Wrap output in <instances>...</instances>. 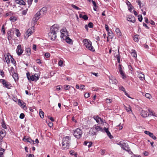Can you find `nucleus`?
I'll return each instance as SVG.
<instances>
[{
  "mask_svg": "<svg viewBox=\"0 0 157 157\" xmlns=\"http://www.w3.org/2000/svg\"><path fill=\"white\" fill-rule=\"evenodd\" d=\"M59 27L56 24L53 25L50 28V31L48 33V38L51 40H54L56 37V33L59 32Z\"/></svg>",
  "mask_w": 157,
  "mask_h": 157,
  "instance_id": "f257e3e1",
  "label": "nucleus"
},
{
  "mask_svg": "<svg viewBox=\"0 0 157 157\" xmlns=\"http://www.w3.org/2000/svg\"><path fill=\"white\" fill-rule=\"evenodd\" d=\"M61 37L63 39H65L66 42L69 44L72 43V40L67 36H68V33L66 28L62 29L61 31Z\"/></svg>",
  "mask_w": 157,
  "mask_h": 157,
  "instance_id": "f03ea898",
  "label": "nucleus"
},
{
  "mask_svg": "<svg viewBox=\"0 0 157 157\" xmlns=\"http://www.w3.org/2000/svg\"><path fill=\"white\" fill-rule=\"evenodd\" d=\"M70 140V138L68 136L65 137L63 138L62 146L63 150H66L69 148Z\"/></svg>",
  "mask_w": 157,
  "mask_h": 157,
  "instance_id": "7ed1b4c3",
  "label": "nucleus"
},
{
  "mask_svg": "<svg viewBox=\"0 0 157 157\" xmlns=\"http://www.w3.org/2000/svg\"><path fill=\"white\" fill-rule=\"evenodd\" d=\"M83 42L86 47L89 50L93 52L95 51L94 48L92 46V43L90 40L85 39L83 40Z\"/></svg>",
  "mask_w": 157,
  "mask_h": 157,
  "instance_id": "20e7f679",
  "label": "nucleus"
},
{
  "mask_svg": "<svg viewBox=\"0 0 157 157\" xmlns=\"http://www.w3.org/2000/svg\"><path fill=\"white\" fill-rule=\"evenodd\" d=\"M27 77L29 80H31L35 82L39 78V76L37 75L36 76V75H32L30 76V75L29 72H28L26 74Z\"/></svg>",
  "mask_w": 157,
  "mask_h": 157,
  "instance_id": "39448f33",
  "label": "nucleus"
},
{
  "mask_svg": "<svg viewBox=\"0 0 157 157\" xmlns=\"http://www.w3.org/2000/svg\"><path fill=\"white\" fill-rule=\"evenodd\" d=\"M82 131L79 128H77L74 131L73 135L77 139L80 138L82 135Z\"/></svg>",
  "mask_w": 157,
  "mask_h": 157,
  "instance_id": "423d86ee",
  "label": "nucleus"
},
{
  "mask_svg": "<svg viewBox=\"0 0 157 157\" xmlns=\"http://www.w3.org/2000/svg\"><path fill=\"white\" fill-rule=\"evenodd\" d=\"M34 32V28L32 27L29 28L25 33L24 36L25 37L27 38L30 36Z\"/></svg>",
  "mask_w": 157,
  "mask_h": 157,
  "instance_id": "0eeeda50",
  "label": "nucleus"
},
{
  "mask_svg": "<svg viewBox=\"0 0 157 157\" xmlns=\"http://www.w3.org/2000/svg\"><path fill=\"white\" fill-rule=\"evenodd\" d=\"M0 82H1L3 86L7 89H10L11 87L10 83L6 81L4 79H0Z\"/></svg>",
  "mask_w": 157,
  "mask_h": 157,
  "instance_id": "6e6552de",
  "label": "nucleus"
},
{
  "mask_svg": "<svg viewBox=\"0 0 157 157\" xmlns=\"http://www.w3.org/2000/svg\"><path fill=\"white\" fill-rule=\"evenodd\" d=\"M121 147L124 150L127 151L129 154L132 153L128 145L126 143H124L121 144Z\"/></svg>",
  "mask_w": 157,
  "mask_h": 157,
  "instance_id": "1a4fd4ad",
  "label": "nucleus"
},
{
  "mask_svg": "<svg viewBox=\"0 0 157 157\" xmlns=\"http://www.w3.org/2000/svg\"><path fill=\"white\" fill-rule=\"evenodd\" d=\"M94 119L98 124H103L104 123V121L100 117L97 116H95L93 117Z\"/></svg>",
  "mask_w": 157,
  "mask_h": 157,
  "instance_id": "9d476101",
  "label": "nucleus"
},
{
  "mask_svg": "<svg viewBox=\"0 0 157 157\" xmlns=\"http://www.w3.org/2000/svg\"><path fill=\"white\" fill-rule=\"evenodd\" d=\"M16 52L18 56H20L22 53L23 50L21 48V45H19L16 50Z\"/></svg>",
  "mask_w": 157,
  "mask_h": 157,
  "instance_id": "9b49d317",
  "label": "nucleus"
},
{
  "mask_svg": "<svg viewBox=\"0 0 157 157\" xmlns=\"http://www.w3.org/2000/svg\"><path fill=\"white\" fill-rule=\"evenodd\" d=\"M42 17L41 14L38 11L35 14L34 17L33 18V20L36 22L41 17Z\"/></svg>",
  "mask_w": 157,
  "mask_h": 157,
  "instance_id": "f8f14e48",
  "label": "nucleus"
},
{
  "mask_svg": "<svg viewBox=\"0 0 157 157\" xmlns=\"http://www.w3.org/2000/svg\"><path fill=\"white\" fill-rule=\"evenodd\" d=\"M47 8L46 7H43L40 10L39 12L41 14V15L43 16L44 14H45L47 12Z\"/></svg>",
  "mask_w": 157,
  "mask_h": 157,
  "instance_id": "ddd939ff",
  "label": "nucleus"
},
{
  "mask_svg": "<svg viewBox=\"0 0 157 157\" xmlns=\"http://www.w3.org/2000/svg\"><path fill=\"white\" fill-rule=\"evenodd\" d=\"M23 140L25 141H27L32 144H35V143H34V141L31 140L30 138H26V137H25L23 138Z\"/></svg>",
  "mask_w": 157,
  "mask_h": 157,
  "instance_id": "4468645a",
  "label": "nucleus"
},
{
  "mask_svg": "<svg viewBox=\"0 0 157 157\" xmlns=\"http://www.w3.org/2000/svg\"><path fill=\"white\" fill-rule=\"evenodd\" d=\"M127 20L128 21L134 23L135 21V17L133 16H129L127 17Z\"/></svg>",
  "mask_w": 157,
  "mask_h": 157,
  "instance_id": "2eb2a0df",
  "label": "nucleus"
},
{
  "mask_svg": "<svg viewBox=\"0 0 157 157\" xmlns=\"http://www.w3.org/2000/svg\"><path fill=\"white\" fill-rule=\"evenodd\" d=\"M140 115L143 117H146L149 115V114L147 111L142 110L140 112Z\"/></svg>",
  "mask_w": 157,
  "mask_h": 157,
  "instance_id": "dca6fc26",
  "label": "nucleus"
},
{
  "mask_svg": "<svg viewBox=\"0 0 157 157\" xmlns=\"http://www.w3.org/2000/svg\"><path fill=\"white\" fill-rule=\"evenodd\" d=\"M93 127L94 128V129L96 132L102 131V128L98 125H95Z\"/></svg>",
  "mask_w": 157,
  "mask_h": 157,
  "instance_id": "f3484780",
  "label": "nucleus"
},
{
  "mask_svg": "<svg viewBox=\"0 0 157 157\" xmlns=\"http://www.w3.org/2000/svg\"><path fill=\"white\" fill-rule=\"evenodd\" d=\"M109 82L112 83L113 84H116L117 83V81L113 77H109Z\"/></svg>",
  "mask_w": 157,
  "mask_h": 157,
  "instance_id": "a211bd4d",
  "label": "nucleus"
},
{
  "mask_svg": "<svg viewBox=\"0 0 157 157\" xmlns=\"http://www.w3.org/2000/svg\"><path fill=\"white\" fill-rule=\"evenodd\" d=\"M15 2L17 4H19L20 5H25V3L23 0H15Z\"/></svg>",
  "mask_w": 157,
  "mask_h": 157,
  "instance_id": "6ab92c4d",
  "label": "nucleus"
},
{
  "mask_svg": "<svg viewBox=\"0 0 157 157\" xmlns=\"http://www.w3.org/2000/svg\"><path fill=\"white\" fill-rule=\"evenodd\" d=\"M119 71L120 73V74L122 76V77L123 78H124L125 77V74L124 72L122 70V68L121 67V65H119Z\"/></svg>",
  "mask_w": 157,
  "mask_h": 157,
  "instance_id": "aec40b11",
  "label": "nucleus"
},
{
  "mask_svg": "<svg viewBox=\"0 0 157 157\" xmlns=\"http://www.w3.org/2000/svg\"><path fill=\"white\" fill-rule=\"evenodd\" d=\"M18 105L22 108H24L25 106V103L21 100L19 99L18 100Z\"/></svg>",
  "mask_w": 157,
  "mask_h": 157,
  "instance_id": "412c9836",
  "label": "nucleus"
},
{
  "mask_svg": "<svg viewBox=\"0 0 157 157\" xmlns=\"http://www.w3.org/2000/svg\"><path fill=\"white\" fill-rule=\"evenodd\" d=\"M89 134L92 136H94L96 135V133L94 129V128L92 127L90 129L89 131Z\"/></svg>",
  "mask_w": 157,
  "mask_h": 157,
  "instance_id": "4be33fe9",
  "label": "nucleus"
},
{
  "mask_svg": "<svg viewBox=\"0 0 157 157\" xmlns=\"http://www.w3.org/2000/svg\"><path fill=\"white\" fill-rule=\"evenodd\" d=\"M5 132V131L4 130H1L0 132V138L2 139L3 137L5 136V134L4 133Z\"/></svg>",
  "mask_w": 157,
  "mask_h": 157,
  "instance_id": "5701e85b",
  "label": "nucleus"
},
{
  "mask_svg": "<svg viewBox=\"0 0 157 157\" xmlns=\"http://www.w3.org/2000/svg\"><path fill=\"white\" fill-rule=\"evenodd\" d=\"M26 54L29 56L31 54V49L29 48H28L26 49L25 50Z\"/></svg>",
  "mask_w": 157,
  "mask_h": 157,
  "instance_id": "b1692460",
  "label": "nucleus"
},
{
  "mask_svg": "<svg viewBox=\"0 0 157 157\" xmlns=\"http://www.w3.org/2000/svg\"><path fill=\"white\" fill-rule=\"evenodd\" d=\"M132 52L131 54L132 56L136 58L137 57L136 52V51L134 50H132Z\"/></svg>",
  "mask_w": 157,
  "mask_h": 157,
  "instance_id": "393cba45",
  "label": "nucleus"
},
{
  "mask_svg": "<svg viewBox=\"0 0 157 157\" xmlns=\"http://www.w3.org/2000/svg\"><path fill=\"white\" fill-rule=\"evenodd\" d=\"M138 77L140 78V79L141 80H143L144 78V75L142 73H140L138 74Z\"/></svg>",
  "mask_w": 157,
  "mask_h": 157,
  "instance_id": "a878e982",
  "label": "nucleus"
},
{
  "mask_svg": "<svg viewBox=\"0 0 157 157\" xmlns=\"http://www.w3.org/2000/svg\"><path fill=\"white\" fill-rule=\"evenodd\" d=\"M116 32L117 35L119 36H121V33L120 31V29L118 28L116 29L115 30Z\"/></svg>",
  "mask_w": 157,
  "mask_h": 157,
  "instance_id": "bb28decb",
  "label": "nucleus"
},
{
  "mask_svg": "<svg viewBox=\"0 0 157 157\" xmlns=\"http://www.w3.org/2000/svg\"><path fill=\"white\" fill-rule=\"evenodd\" d=\"M115 58L117 59V62L119 63L120 62V57L119 52L118 54L116 55Z\"/></svg>",
  "mask_w": 157,
  "mask_h": 157,
  "instance_id": "cd10ccee",
  "label": "nucleus"
},
{
  "mask_svg": "<svg viewBox=\"0 0 157 157\" xmlns=\"http://www.w3.org/2000/svg\"><path fill=\"white\" fill-rule=\"evenodd\" d=\"M106 102L107 103H110L113 101L112 99H110L109 98H106L105 99Z\"/></svg>",
  "mask_w": 157,
  "mask_h": 157,
  "instance_id": "c85d7f7f",
  "label": "nucleus"
},
{
  "mask_svg": "<svg viewBox=\"0 0 157 157\" xmlns=\"http://www.w3.org/2000/svg\"><path fill=\"white\" fill-rule=\"evenodd\" d=\"M124 108L127 112H129L130 111H131V109L129 105H128V107L124 106Z\"/></svg>",
  "mask_w": 157,
  "mask_h": 157,
  "instance_id": "c756f323",
  "label": "nucleus"
},
{
  "mask_svg": "<svg viewBox=\"0 0 157 157\" xmlns=\"http://www.w3.org/2000/svg\"><path fill=\"white\" fill-rule=\"evenodd\" d=\"M39 114L40 116V117L43 118L44 117V113L43 111H41V109H40V112H39Z\"/></svg>",
  "mask_w": 157,
  "mask_h": 157,
  "instance_id": "7c9ffc66",
  "label": "nucleus"
},
{
  "mask_svg": "<svg viewBox=\"0 0 157 157\" xmlns=\"http://www.w3.org/2000/svg\"><path fill=\"white\" fill-rule=\"evenodd\" d=\"M10 20L12 22L15 21L16 20V18L15 17H11L10 18Z\"/></svg>",
  "mask_w": 157,
  "mask_h": 157,
  "instance_id": "2f4dec72",
  "label": "nucleus"
},
{
  "mask_svg": "<svg viewBox=\"0 0 157 157\" xmlns=\"http://www.w3.org/2000/svg\"><path fill=\"white\" fill-rule=\"evenodd\" d=\"M12 76L15 79H17L18 78L17 74L15 73L12 75Z\"/></svg>",
  "mask_w": 157,
  "mask_h": 157,
  "instance_id": "473e14b6",
  "label": "nucleus"
},
{
  "mask_svg": "<svg viewBox=\"0 0 157 157\" xmlns=\"http://www.w3.org/2000/svg\"><path fill=\"white\" fill-rule=\"evenodd\" d=\"M71 6L73 7V8H75L76 10H81V9L78 7L76 6L75 5H73V4H71Z\"/></svg>",
  "mask_w": 157,
  "mask_h": 157,
  "instance_id": "72a5a7b5",
  "label": "nucleus"
},
{
  "mask_svg": "<svg viewBox=\"0 0 157 157\" xmlns=\"http://www.w3.org/2000/svg\"><path fill=\"white\" fill-rule=\"evenodd\" d=\"M138 36L137 35H136L133 37V40L135 41L136 42L138 41Z\"/></svg>",
  "mask_w": 157,
  "mask_h": 157,
  "instance_id": "f704fd0d",
  "label": "nucleus"
},
{
  "mask_svg": "<svg viewBox=\"0 0 157 157\" xmlns=\"http://www.w3.org/2000/svg\"><path fill=\"white\" fill-rule=\"evenodd\" d=\"M4 151H5V150L2 148H1V149L0 150V157H2V156L3 153Z\"/></svg>",
  "mask_w": 157,
  "mask_h": 157,
  "instance_id": "c9c22d12",
  "label": "nucleus"
},
{
  "mask_svg": "<svg viewBox=\"0 0 157 157\" xmlns=\"http://www.w3.org/2000/svg\"><path fill=\"white\" fill-rule=\"evenodd\" d=\"M64 89L66 90H69L70 88V86L69 85H65L63 86Z\"/></svg>",
  "mask_w": 157,
  "mask_h": 157,
  "instance_id": "e433bc0d",
  "label": "nucleus"
},
{
  "mask_svg": "<svg viewBox=\"0 0 157 157\" xmlns=\"http://www.w3.org/2000/svg\"><path fill=\"white\" fill-rule=\"evenodd\" d=\"M106 133L110 139H111L113 138V136L111 134V133L109 131L106 132Z\"/></svg>",
  "mask_w": 157,
  "mask_h": 157,
  "instance_id": "4c0bfd02",
  "label": "nucleus"
},
{
  "mask_svg": "<svg viewBox=\"0 0 157 157\" xmlns=\"http://www.w3.org/2000/svg\"><path fill=\"white\" fill-rule=\"evenodd\" d=\"M128 2L130 4V6H129V8H128V10L130 12H131V10L132 9H133L134 8L131 5L130 3L129 2Z\"/></svg>",
  "mask_w": 157,
  "mask_h": 157,
  "instance_id": "58836bf2",
  "label": "nucleus"
},
{
  "mask_svg": "<svg viewBox=\"0 0 157 157\" xmlns=\"http://www.w3.org/2000/svg\"><path fill=\"white\" fill-rule=\"evenodd\" d=\"M33 0H28L27 2L29 5V7L32 4Z\"/></svg>",
  "mask_w": 157,
  "mask_h": 157,
  "instance_id": "ea45409f",
  "label": "nucleus"
},
{
  "mask_svg": "<svg viewBox=\"0 0 157 157\" xmlns=\"http://www.w3.org/2000/svg\"><path fill=\"white\" fill-rule=\"evenodd\" d=\"M149 136L150 137L152 138V139H153L154 140H156L157 138L156 137L153 135V133H152L151 135H150Z\"/></svg>",
  "mask_w": 157,
  "mask_h": 157,
  "instance_id": "a19ab883",
  "label": "nucleus"
},
{
  "mask_svg": "<svg viewBox=\"0 0 157 157\" xmlns=\"http://www.w3.org/2000/svg\"><path fill=\"white\" fill-rule=\"evenodd\" d=\"M138 19L139 21H140V22L142 21V20L143 18H142V16L141 15H139L138 16Z\"/></svg>",
  "mask_w": 157,
  "mask_h": 157,
  "instance_id": "79ce46f5",
  "label": "nucleus"
},
{
  "mask_svg": "<svg viewBox=\"0 0 157 157\" xmlns=\"http://www.w3.org/2000/svg\"><path fill=\"white\" fill-rule=\"evenodd\" d=\"M120 89L122 91H123L124 93L126 92L124 88L122 86H121L120 87Z\"/></svg>",
  "mask_w": 157,
  "mask_h": 157,
  "instance_id": "37998d69",
  "label": "nucleus"
},
{
  "mask_svg": "<svg viewBox=\"0 0 157 157\" xmlns=\"http://www.w3.org/2000/svg\"><path fill=\"white\" fill-rule=\"evenodd\" d=\"M63 63V62L62 60H59L58 63L59 66L60 67L62 66Z\"/></svg>",
  "mask_w": 157,
  "mask_h": 157,
  "instance_id": "c03bdc74",
  "label": "nucleus"
},
{
  "mask_svg": "<svg viewBox=\"0 0 157 157\" xmlns=\"http://www.w3.org/2000/svg\"><path fill=\"white\" fill-rule=\"evenodd\" d=\"M145 97L147 98H148L149 99H150V98H151V95L148 93H147L145 94Z\"/></svg>",
  "mask_w": 157,
  "mask_h": 157,
  "instance_id": "a18cd8bd",
  "label": "nucleus"
},
{
  "mask_svg": "<svg viewBox=\"0 0 157 157\" xmlns=\"http://www.w3.org/2000/svg\"><path fill=\"white\" fill-rule=\"evenodd\" d=\"M0 74L2 76V77H4L5 76V75L4 74V72L3 70H1L0 71Z\"/></svg>",
  "mask_w": 157,
  "mask_h": 157,
  "instance_id": "49530a36",
  "label": "nucleus"
},
{
  "mask_svg": "<svg viewBox=\"0 0 157 157\" xmlns=\"http://www.w3.org/2000/svg\"><path fill=\"white\" fill-rule=\"evenodd\" d=\"M144 132L146 134L148 135L149 136H150V135H151V133H152L149 131H144Z\"/></svg>",
  "mask_w": 157,
  "mask_h": 157,
  "instance_id": "de8ad7c7",
  "label": "nucleus"
},
{
  "mask_svg": "<svg viewBox=\"0 0 157 157\" xmlns=\"http://www.w3.org/2000/svg\"><path fill=\"white\" fill-rule=\"evenodd\" d=\"M16 32H17L16 35H17V36L18 37L20 36V33L19 32V30L17 29H16Z\"/></svg>",
  "mask_w": 157,
  "mask_h": 157,
  "instance_id": "09e8293b",
  "label": "nucleus"
},
{
  "mask_svg": "<svg viewBox=\"0 0 157 157\" xmlns=\"http://www.w3.org/2000/svg\"><path fill=\"white\" fill-rule=\"evenodd\" d=\"M27 10H28V9H26V10H23L22 11V14L23 15H25L27 13Z\"/></svg>",
  "mask_w": 157,
  "mask_h": 157,
  "instance_id": "8fccbe9b",
  "label": "nucleus"
},
{
  "mask_svg": "<svg viewBox=\"0 0 157 157\" xmlns=\"http://www.w3.org/2000/svg\"><path fill=\"white\" fill-rule=\"evenodd\" d=\"M44 56L46 58H49L50 57V55L49 53L47 52L45 54Z\"/></svg>",
  "mask_w": 157,
  "mask_h": 157,
  "instance_id": "3c124183",
  "label": "nucleus"
},
{
  "mask_svg": "<svg viewBox=\"0 0 157 157\" xmlns=\"http://www.w3.org/2000/svg\"><path fill=\"white\" fill-rule=\"evenodd\" d=\"M88 26L90 28H92L93 27V24L92 22H90L88 24Z\"/></svg>",
  "mask_w": 157,
  "mask_h": 157,
  "instance_id": "603ef678",
  "label": "nucleus"
},
{
  "mask_svg": "<svg viewBox=\"0 0 157 157\" xmlns=\"http://www.w3.org/2000/svg\"><path fill=\"white\" fill-rule=\"evenodd\" d=\"M136 2L138 3V5L140 6V8H141V2L140 0H137L136 1Z\"/></svg>",
  "mask_w": 157,
  "mask_h": 157,
  "instance_id": "864d4df0",
  "label": "nucleus"
},
{
  "mask_svg": "<svg viewBox=\"0 0 157 157\" xmlns=\"http://www.w3.org/2000/svg\"><path fill=\"white\" fill-rule=\"evenodd\" d=\"M5 59L6 60V62L7 64H9L10 62V60L8 58V56H7V57H5Z\"/></svg>",
  "mask_w": 157,
  "mask_h": 157,
  "instance_id": "5fc2aeb1",
  "label": "nucleus"
},
{
  "mask_svg": "<svg viewBox=\"0 0 157 157\" xmlns=\"http://www.w3.org/2000/svg\"><path fill=\"white\" fill-rule=\"evenodd\" d=\"M25 117V115L23 113H21L20 115V118L21 119H23Z\"/></svg>",
  "mask_w": 157,
  "mask_h": 157,
  "instance_id": "6e6d98bb",
  "label": "nucleus"
},
{
  "mask_svg": "<svg viewBox=\"0 0 157 157\" xmlns=\"http://www.w3.org/2000/svg\"><path fill=\"white\" fill-rule=\"evenodd\" d=\"M92 143L91 142H88V144L87 146L89 148H90L92 146Z\"/></svg>",
  "mask_w": 157,
  "mask_h": 157,
  "instance_id": "4d7b16f0",
  "label": "nucleus"
},
{
  "mask_svg": "<svg viewBox=\"0 0 157 157\" xmlns=\"http://www.w3.org/2000/svg\"><path fill=\"white\" fill-rule=\"evenodd\" d=\"M82 18L85 20H87L88 19V17L86 15H83Z\"/></svg>",
  "mask_w": 157,
  "mask_h": 157,
  "instance_id": "13d9d810",
  "label": "nucleus"
},
{
  "mask_svg": "<svg viewBox=\"0 0 157 157\" xmlns=\"http://www.w3.org/2000/svg\"><path fill=\"white\" fill-rule=\"evenodd\" d=\"M90 96V94L89 93H86L85 94L84 97L85 98H88Z\"/></svg>",
  "mask_w": 157,
  "mask_h": 157,
  "instance_id": "bf43d9fd",
  "label": "nucleus"
},
{
  "mask_svg": "<svg viewBox=\"0 0 157 157\" xmlns=\"http://www.w3.org/2000/svg\"><path fill=\"white\" fill-rule=\"evenodd\" d=\"M105 29L108 32H109V29L108 26L107 25L105 24Z\"/></svg>",
  "mask_w": 157,
  "mask_h": 157,
  "instance_id": "052dcab7",
  "label": "nucleus"
},
{
  "mask_svg": "<svg viewBox=\"0 0 157 157\" xmlns=\"http://www.w3.org/2000/svg\"><path fill=\"white\" fill-rule=\"evenodd\" d=\"M2 31L3 33V34H5V30L4 29V25H3L2 27Z\"/></svg>",
  "mask_w": 157,
  "mask_h": 157,
  "instance_id": "680f3d73",
  "label": "nucleus"
},
{
  "mask_svg": "<svg viewBox=\"0 0 157 157\" xmlns=\"http://www.w3.org/2000/svg\"><path fill=\"white\" fill-rule=\"evenodd\" d=\"M91 74L94 75L96 77H98V73H94V72H91Z\"/></svg>",
  "mask_w": 157,
  "mask_h": 157,
  "instance_id": "e2e57ef3",
  "label": "nucleus"
},
{
  "mask_svg": "<svg viewBox=\"0 0 157 157\" xmlns=\"http://www.w3.org/2000/svg\"><path fill=\"white\" fill-rule=\"evenodd\" d=\"M150 23L152 25H155V22L153 21L152 20H151L149 21V23Z\"/></svg>",
  "mask_w": 157,
  "mask_h": 157,
  "instance_id": "0e129e2a",
  "label": "nucleus"
},
{
  "mask_svg": "<svg viewBox=\"0 0 157 157\" xmlns=\"http://www.w3.org/2000/svg\"><path fill=\"white\" fill-rule=\"evenodd\" d=\"M85 86L84 85H81L80 86V88L81 90H83L84 89Z\"/></svg>",
  "mask_w": 157,
  "mask_h": 157,
  "instance_id": "69168bd1",
  "label": "nucleus"
},
{
  "mask_svg": "<svg viewBox=\"0 0 157 157\" xmlns=\"http://www.w3.org/2000/svg\"><path fill=\"white\" fill-rule=\"evenodd\" d=\"M53 125V124L52 122H50L48 123V126L50 127H52Z\"/></svg>",
  "mask_w": 157,
  "mask_h": 157,
  "instance_id": "338daca9",
  "label": "nucleus"
},
{
  "mask_svg": "<svg viewBox=\"0 0 157 157\" xmlns=\"http://www.w3.org/2000/svg\"><path fill=\"white\" fill-rule=\"evenodd\" d=\"M2 128H6V126L5 124L4 123H2Z\"/></svg>",
  "mask_w": 157,
  "mask_h": 157,
  "instance_id": "774afa93",
  "label": "nucleus"
}]
</instances>
